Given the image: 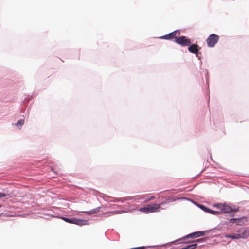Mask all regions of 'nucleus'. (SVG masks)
I'll use <instances>...</instances> for the list:
<instances>
[{"instance_id":"1","label":"nucleus","mask_w":249,"mask_h":249,"mask_svg":"<svg viewBox=\"0 0 249 249\" xmlns=\"http://www.w3.org/2000/svg\"><path fill=\"white\" fill-rule=\"evenodd\" d=\"M164 203V202H162L158 204L154 203L152 205H148L145 207L140 208V211L146 213L159 212L160 206Z\"/></svg>"},{"instance_id":"2","label":"nucleus","mask_w":249,"mask_h":249,"mask_svg":"<svg viewBox=\"0 0 249 249\" xmlns=\"http://www.w3.org/2000/svg\"><path fill=\"white\" fill-rule=\"evenodd\" d=\"M219 36L215 34H211L206 40L207 46L209 47H213L218 42Z\"/></svg>"},{"instance_id":"3","label":"nucleus","mask_w":249,"mask_h":249,"mask_svg":"<svg viewBox=\"0 0 249 249\" xmlns=\"http://www.w3.org/2000/svg\"><path fill=\"white\" fill-rule=\"evenodd\" d=\"M62 219L65 222H67L69 223L74 224L79 226L85 225H87L88 223L87 220L81 219H70L64 217H62Z\"/></svg>"},{"instance_id":"4","label":"nucleus","mask_w":249,"mask_h":249,"mask_svg":"<svg viewBox=\"0 0 249 249\" xmlns=\"http://www.w3.org/2000/svg\"><path fill=\"white\" fill-rule=\"evenodd\" d=\"M175 42L183 46H189L191 43V40L184 36H182L177 38V40H175Z\"/></svg>"},{"instance_id":"5","label":"nucleus","mask_w":249,"mask_h":249,"mask_svg":"<svg viewBox=\"0 0 249 249\" xmlns=\"http://www.w3.org/2000/svg\"><path fill=\"white\" fill-rule=\"evenodd\" d=\"M238 233L240 238H247L249 236V227L241 228Z\"/></svg>"},{"instance_id":"6","label":"nucleus","mask_w":249,"mask_h":249,"mask_svg":"<svg viewBox=\"0 0 249 249\" xmlns=\"http://www.w3.org/2000/svg\"><path fill=\"white\" fill-rule=\"evenodd\" d=\"M214 206L218 208L220 210V212L224 213H229L232 211L231 207L227 205L217 204L214 205Z\"/></svg>"},{"instance_id":"7","label":"nucleus","mask_w":249,"mask_h":249,"mask_svg":"<svg viewBox=\"0 0 249 249\" xmlns=\"http://www.w3.org/2000/svg\"><path fill=\"white\" fill-rule=\"evenodd\" d=\"M188 50L190 52L196 54V56H197L199 51V46L196 44H192L189 47Z\"/></svg>"},{"instance_id":"8","label":"nucleus","mask_w":249,"mask_h":249,"mask_svg":"<svg viewBox=\"0 0 249 249\" xmlns=\"http://www.w3.org/2000/svg\"><path fill=\"white\" fill-rule=\"evenodd\" d=\"M205 232L206 231H205L195 232L194 233H192L187 235L185 238H196L204 235L205 234Z\"/></svg>"},{"instance_id":"9","label":"nucleus","mask_w":249,"mask_h":249,"mask_svg":"<svg viewBox=\"0 0 249 249\" xmlns=\"http://www.w3.org/2000/svg\"><path fill=\"white\" fill-rule=\"evenodd\" d=\"M201 208L204 210L205 212L209 213H210L213 214H217L220 213V211H213L209 208H208L207 207H205L203 206H202Z\"/></svg>"},{"instance_id":"10","label":"nucleus","mask_w":249,"mask_h":249,"mask_svg":"<svg viewBox=\"0 0 249 249\" xmlns=\"http://www.w3.org/2000/svg\"><path fill=\"white\" fill-rule=\"evenodd\" d=\"M170 36H171L172 39H175V40H177V38H178L180 35V32L179 31H175L171 33H170Z\"/></svg>"},{"instance_id":"11","label":"nucleus","mask_w":249,"mask_h":249,"mask_svg":"<svg viewBox=\"0 0 249 249\" xmlns=\"http://www.w3.org/2000/svg\"><path fill=\"white\" fill-rule=\"evenodd\" d=\"M225 237L226 238H232L233 239H238L240 238L238 233L227 235H226Z\"/></svg>"},{"instance_id":"12","label":"nucleus","mask_w":249,"mask_h":249,"mask_svg":"<svg viewBox=\"0 0 249 249\" xmlns=\"http://www.w3.org/2000/svg\"><path fill=\"white\" fill-rule=\"evenodd\" d=\"M124 213V211L119 210V211H113L108 212V215H115L117 214H121Z\"/></svg>"},{"instance_id":"13","label":"nucleus","mask_w":249,"mask_h":249,"mask_svg":"<svg viewBox=\"0 0 249 249\" xmlns=\"http://www.w3.org/2000/svg\"><path fill=\"white\" fill-rule=\"evenodd\" d=\"M197 246V244H192L183 247L182 249H195Z\"/></svg>"},{"instance_id":"14","label":"nucleus","mask_w":249,"mask_h":249,"mask_svg":"<svg viewBox=\"0 0 249 249\" xmlns=\"http://www.w3.org/2000/svg\"><path fill=\"white\" fill-rule=\"evenodd\" d=\"M100 209H101V207H97L96 209H94L90 211L85 212V213L88 214H94V213H97L98 212H99Z\"/></svg>"},{"instance_id":"15","label":"nucleus","mask_w":249,"mask_h":249,"mask_svg":"<svg viewBox=\"0 0 249 249\" xmlns=\"http://www.w3.org/2000/svg\"><path fill=\"white\" fill-rule=\"evenodd\" d=\"M24 123V120L23 119H20L16 123V126L18 127H21Z\"/></svg>"},{"instance_id":"16","label":"nucleus","mask_w":249,"mask_h":249,"mask_svg":"<svg viewBox=\"0 0 249 249\" xmlns=\"http://www.w3.org/2000/svg\"><path fill=\"white\" fill-rule=\"evenodd\" d=\"M161 38L164 39H171V36H170V34L164 35L161 37Z\"/></svg>"},{"instance_id":"17","label":"nucleus","mask_w":249,"mask_h":249,"mask_svg":"<svg viewBox=\"0 0 249 249\" xmlns=\"http://www.w3.org/2000/svg\"><path fill=\"white\" fill-rule=\"evenodd\" d=\"M239 219L238 218H232L231 219L230 222L231 223H236L237 221H239Z\"/></svg>"},{"instance_id":"18","label":"nucleus","mask_w":249,"mask_h":249,"mask_svg":"<svg viewBox=\"0 0 249 249\" xmlns=\"http://www.w3.org/2000/svg\"><path fill=\"white\" fill-rule=\"evenodd\" d=\"M205 241H206V238H200V239H198L195 240L196 242H204Z\"/></svg>"},{"instance_id":"19","label":"nucleus","mask_w":249,"mask_h":249,"mask_svg":"<svg viewBox=\"0 0 249 249\" xmlns=\"http://www.w3.org/2000/svg\"><path fill=\"white\" fill-rule=\"evenodd\" d=\"M6 195L3 193H0V198L6 196Z\"/></svg>"},{"instance_id":"20","label":"nucleus","mask_w":249,"mask_h":249,"mask_svg":"<svg viewBox=\"0 0 249 249\" xmlns=\"http://www.w3.org/2000/svg\"><path fill=\"white\" fill-rule=\"evenodd\" d=\"M154 198H155V197H154V196H151L150 198H149L147 200V201H149V200H152V199H153Z\"/></svg>"}]
</instances>
